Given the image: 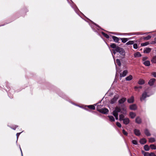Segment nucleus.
Instances as JSON below:
<instances>
[{
    "instance_id": "nucleus-42",
    "label": "nucleus",
    "mask_w": 156,
    "mask_h": 156,
    "mask_svg": "<svg viewBox=\"0 0 156 156\" xmlns=\"http://www.w3.org/2000/svg\"><path fill=\"white\" fill-rule=\"evenodd\" d=\"M147 59V57H144L143 58L142 60L144 62L145 61H146V60Z\"/></svg>"
},
{
    "instance_id": "nucleus-16",
    "label": "nucleus",
    "mask_w": 156,
    "mask_h": 156,
    "mask_svg": "<svg viewBox=\"0 0 156 156\" xmlns=\"http://www.w3.org/2000/svg\"><path fill=\"white\" fill-rule=\"evenodd\" d=\"M126 100V98H123L119 101V104L123 103Z\"/></svg>"
},
{
    "instance_id": "nucleus-38",
    "label": "nucleus",
    "mask_w": 156,
    "mask_h": 156,
    "mask_svg": "<svg viewBox=\"0 0 156 156\" xmlns=\"http://www.w3.org/2000/svg\"><path fill=\"white\" fill-rule=\"evenodd\" d=\"M122 133L125 135L127 136L128 135L127 133L126 132L124 129H123L122 130Z\"/></svg>"
},
{
    "instance_id": "nucleus-43",
    "label": "nucleus",
    "mask_w": 156,
    "mask_h": 156,
    "mask_svg": "<svg viewBox=\"0 0 156 156\" xmlns=\"http://www.w3.org/2000/svg\"><path fill=\"white\" fill-rule=\"evenodd\" d=\"M150 156H156L154 153H150Z\"/></svg>"
},
{
    "instance_id": "nucleus-49",
    "label": "nucleus",
    "mask_w": 156,
    "mask_h": 156,
    "mask_svg": "<svg viewBox=\"0 0 156 156\" xmlns=\"http://www.w3.org/2000/svg\"><path fill=\"white\" fill-rule=\"evenodd\" d=\"M138 34V33H136V34Z\"/></svg>"
},
{
    "instance_id": "nucleus-15",
    "label": "nucleus",
    "mask_w": 156,
    "mask_h": 156,
    "mask_svg": "<svg viewBox=\"0 0 156 156\" xmlns=\"http://www.w3.org/2000/svg\"><path fill=\"white\" fill-rule=\"evenodd\" d=\"M141 56V55L139 52H136L134 54V56L136 58L140 57Z\"/></svg>"
},
{
    "instance_id": "nucleus-47",
    "label": "nucleus",
    "mask_w": 156,
    "mask_h": 156,
    "mask_svg": "<svg viewBox=\"0 0 156 156\" xmlns=\"http://www.w3.org/2000/svg\"><path fill=\"white\" fill-rule=\"evenodd\" d=\"M134 88L136 90H137V89L138 88V87H134Z\"/></svg>"
},
{
    "instance_id": "nucleus-14",
    "label": "nucleus",
    "mask_w": 156,
    "mask_h": 156,
    "mask_svg": "<svg viewBox=\"0 0 156 156\" xmlns=\"http://www.w3.org/2000/svg\"><path fill=\"white\" fill-rule=\"evenodd\" d=\"M130 108L132 110H135L136 109V106L135 105H133L130 106Z\"/></svg>"
},
{
    "instance_id": "nucleus-48",
    "label": "nucleus",
    "mask_w": 156,
    "mask_h": 156,
    "mask_svg": "<svg viewBox=\"0 0 156 156\" xmlns=\"http://www.w3.org/2000/svg\"><path fill=\"white\" fill-rule=\"evenodd\" d=\"M138 88H141L142 87L141 86H140L139 87H138Z\"/></svg>"
},
{
    "instance_id": "nucleus-25",
    "label": "nucleus",
    "mask_w": 156,
    "mask_h": 156,
    "mask_svg": "<svg viewBox=\"0 0 156 156\" xmlns=\"http://www.w3.org/2000/svg\"><path fill=\"white\" fill-rule=\"evenodd\" d=\"M151 62L153 63H156V56H154L151 60Z\"/></svg>"
},
{
    "instance_id": "nucleus-31",
    "label": "nucleus",
    "mask_w": 156,
    "mask_h": 156,
    "mask_svg": "<svg viewBox=\"0 0 156 156\" xmlns=\"http://www.w3.org/2000/svg\"><path fill=\"white\" fill-rule=\"evenodd\" d=\"M151 36L149 35L146 37H144V40H148L150 39L151 38Z\"/></svg>"
},
{
    "instance_id": "nucleus-21",
    "label": "nucleus",
    "mask_w": 156,
    "mask_h": 156,
    "mask_svg": "<svg viewBox=\"0 0 156 156\" xmlns=\"http://www.w3.org/2000/svg\"><path fill=\"white\" fill-rule=\"evenodd\" d=\"M146 142V140L145 139H142L140 140V143L141 144H144Z\"/></svg>"
},
{
    "instance_id": "nucleus-6",
    "label": "nucleus",
    "mask_w": 156,
    "mask_h": 156,
    "mask_svg": "<svg viewBox=\"0 0 156 156\" xmlns=\"http://www.w3.org/2000/svg\"><path fill=\"white\" fill-rule=\"evenodd\" d=\"M151 49L149 48H146L144 50V52L146 53H149L151 51Z\"/></svg>"
},
{
    "instance_id": "nucleus-13",
    "label": "nucleus",
    "mask_w": 156,
    "mask_h": 156,
    "mask_svg": "<svg viewBox=\"0 0 156 156\" xmlns=\"http://www.w3.org/2000/svg\"><path fill=\"white\" fill-rule=\"evenodd\" d=\"M143 64L146 66H149L150 65V62L149 61H146L143 62Z\"/></svg>"
},
{
    "instance_id": "nucleus-26",
    "label": "nucleus",
    "mask_w": 156,
    "mask_h": 156,
    "mask_svg": "<svg viewBox=\"0 0 156 156\" xmlns=\"http://www.w3.org/2000/svg\"><path fill=\"white\" fill-rule=\"evenodd\" d=\"M134 43V41H129L128 42L126 43V44L127 45H129L133 44Z\"/></svg>"
},
{
    "instance_id": "nucleus-33",
    "label": "nucleus",
    "mask_w": 156,
    "mask_h": 156,
    "mask_svg": "<svg viewBox=\"0 0 156 156\" xmlns=\"http://www.w3.org/2000/svg\"><path fill=\"white\" fill-rule=\"evenodd\" d=\"M88 107L90 108L91 109H95V107L93 105H88Z\"/></svg>"
},
{
    "instance_id": "nucleus-37",
    "label": "nucleus",
    "mask_w": 156,
    "mask_h": 156,
    "mask_svg": "<svg viewBox=\"0 0 156 156\" xmlns=\"http://www.w3.org/2000/svg\"><path fill=\"white\" fill-rule=\"evenodd\" d=\"M132 143L133 144L135 145H137V143L136 140H133L132 141Z\"/></svg>"
},
{
    "instance_id": "nucleus-22",
    "label": "nucleus",
    "mask_w": 156,
    "mask_h": 156,
    "mask_svg": "<svg viewBox=\"0 0 156 156\" xmlns=\"http://www.w3.org/2000/svg\"><path fill=\"white\" fill-rule=\"evenodd\" d=\"M111 122H114L115 121V119L114 117L112 116H108Z\"/></svg>"
},
{
    "instance_id": "nucleus-11",
    "label": "nucleus",
    "mask_w": 156,
    "mask_h": 156,
    "mask_svg": "<svg viewBox=\"0 0 156 156\" xmlns=\"http://www.w3.org/2000/svg\"><path fill=\"white\" fill-rule=\"evenodd\" d=\"M134 132L136 135L137 136H140V130L138 129H135L134 130Z\"/></svg>"
},
{
    "instance_id": "nucleus-9",
    "label": "nucleus",
    "mask_w": 156,
    "mask_h": 156,
    "mask_svg": "<svg viewBox=\"0 0 156 156\" xmlns=\"http://www.w3.org/2000/svg\"><path fill=\"white\" fill-rule=\"evenodd\" d=\"M142 122L141 119L139 117H137L136 119V122L137 123L140 124Z\"/></svg>"
},
{
    "instance_id": "nucleus-39",
    "label": "nucleus",
    "mask_w": 156,
    "mask_h": 156,
    "mask_svg": "<svg viewBox=\"0 0 156 156\" xmlns=\"http://www.w3.org/2000/svg\"><path fill=\"white\" fill-rule=\"evenodd\" d=\"M133 48L135 49H137L138 48V46L137 44H134L133 45Z\"/></svg>"
},
{
    "instance_id": "nucleus-35",
    "label": "nucleus",
    "mask_w": 156,
    "mask_h": 156,
    "mask_svg": "<svg viewBox=\"0 0 156 156\" xmlns=\"http://www.w3.org/2000/svg\"><path fill=\"white\" fill-rule=\"evenodd\" d=\"M102 34L106 38H109V36L107 34H106L104 33H102Z\"/></svg>"
},
{
    "instance_id": "nucleus-4",
    "label": "nucleus",
    "mask_w": 156,
    "mask_h": 156,
    "mask_svg": "<svg viewBox=\"0 0 156 156\" xmlns=\"http://www.w3.org/2000/svg\"><path fill=\"white\" fill-rule=\"evenodd\" d=\"M121 111V109L120 108L116 107L115 110L113 112V114H118V113L120 112Z\"/></svg>"
},
{
    "instance_id": "nucleus-27",
    "label": "nucleus",
    "mask_w": 156,
    "mask_h": 156,
    "mask_svg": "<svg viewBox=\"0 0 156 156\" xmlns=\"http://www.w3.org/2000/svg\"><path fill=\"white\" fill-rule=\"evenodd\" d=\"M149 141L150 143H153L155 141V139L153 138H150L149 139Z\"/></svg>"
},
{
    "instance_id": "nucleus-30",
    "label": "nucleus",
    "mask_w": 156,
    "mask_h": 156,
    "mask_svg": "<svg viewBox=\"0 0 156 156\" xmlns=\"http://www.w3.org/2000/svg\"><path fill=\"white\" fill-rule=\"evenodd\" d=\"M150 147L152 149H156V146L154 144L151 145Z\"/></svg>"
},
{
    "instance_id": "nucleus-41",
    "label": "nucleus",
    "mask_w": 156,
    "mask_h": 156,
    "mask_svg": "<svg viewBox=\"0 0 156 156\" xmlns=\"http://www.w3.org/2000/svg\"><path fill=\"white\" fill-rule=\"evenodd\" d=\"M113 115L115 117L116 119L118 120V114H113Z\"/></svg>"
},
{
    "instance_id": "nucleus-32",
    "label": "nucleus",
    "mask_w": 156,
    "mask_h": 156,
    "mask_svg": "<svg viewBox=\"0 0 156 156\" xmlns=\"http://www.w3.org/2000/svg\"><path fill=\"white\" fill-rule=\"evenodd\" d=\"M149 44V43L148 42H147L141 44V45L142 46H146Z\"/></svg>"
},
{
    "instance_id": "nucleus-46",
    "label": "nucleus",
    "mask_w": 156,
    "mask_h": 156,
    "mask_svg": "<svg viewBox=\"0 0 156 156\" xmlns=\"http://www.w3.org/2000/svg\"><path fill=\"white\" fill-rule=\"evenodd\" d=\"M153 43H156V37L154 39V41H153Z\"/></svg>"
},
{
    "instance_id": "nucleus-20",
    "label": "nucleus",
    "mask_w": 156,
    "mask_h": 156,
    "mask_svg": "<svg viewBox=\"0 0 156 156\" xmlns=\"http://www.w3.org/2000/svg\"><path fill=\"white\" fill-rule=\"evenodd\" d=\"M130 116L131 118H134L136 116L135 113L131 112L130 113Z\"/></svg>"
},
{
    "instance_id": "nucleus-8",
    "label": "nucleus",
    "mask_w": 156,
    "mask_h": 156,
    "mask_svg": "<svg viewBox=\"0 0 156 156\" xmlns=\"http://www.w3.org/2000/svg\"><path fill=\"white\" fill-rule=\"evenodd\" d=\"M118 99L117 96H115L114 98L111 100V103L113 104L115 103Z\"/></svg>"
},
{
    "instance_id": "nucleus-34",
    "label": "nucleus",
    "mask_w": 156,
    "mask_h": 156,
    "mask_svg": "<svg viewBox=\"0 0 156 156\" xmlns=\"http://www.w3.org/2000/svg\"><path fill=\"white\" fill-rule=\"evenodd\" d=\"M116 62L117 64L119 66H120L121 65V63L119 59H116Z\"/></svg>"
},
{
    "instance_id": "nucleus-7",
    "label": "nucleus",
    "mask_w": 156,
    "mask_h": 156,
    "mask_svg": "<svg viewBox=\"0 0 156 156\" xmlns=\"http://www.w3.org/2000/svg\"><path fill=\"white\" fill-rule=\"evenodd\" d=\"M128 72L127 70H124L122 73L120 74V76L121 77H123L125 76L127 74Z\"/></svg>"
},
{
    "instance_id": "nucleus-5",
    "label": "nucleus",
    "mask_w": 156,
    "mask_h": 156,
    "mask_svg": "<svg viewBox=\"0 0 156 156\" xmlns=\"http://www.w3.org/2000/svg\"><path fill=\"white\" fill-rule=\"evenodd\" d=\"M156 80L155 79L152 78L148 82V84L151 86H152L154 84Z\"/></svg>"
},
{
    "instance_id": "nucleus-36",
    "label": "nucleus",
    "mask_w": 156,
    "mask_h": 156,
    "mask_svg": "<svg viewBox=\"0 0 156 156\" xmlns=\"http://www.w3.org/2000/svg\"><path fill=\"white\" fill-rule=\"evenodd\" d=\"M144 156H150V153L148 152H144Z\"/></svg>"
},
{
    "instance_id": "nucleus-24",
    "label": "nucleus",
    "mask_w": 156,
    "mask_h": 156,
    "mask_svg": "<svg viewBox=\"0 0 156 156\" xmlns=\"http://www.w3.org/2000/svg\"><path fill=\"white\" fill-rule=\"evenodd\" d=\"M132 76L130 75L129 76L127 77L126 78V80L127 81H129L131 80L132 79Z\"/></svg>"
},
{
    "instance_id": "nucleus-28",
    "label": "nucleus",
    "mask_w": 156,
    "mask_h": 156,
    "mask_svg": "<svg viewBox=\"0 0 156 156\" xmlns=\"http://www.w3.org/2000/svg\"><path fill=\"white\" fill-rule=\"evenodd\" d=\"M119 120L120 121L123 120L124 119V116L122 114H121L119 115Z\"/></svg>"
},
{
    "instance_id": "nucleus-29",
    "label": "nucleus",
    "mask_w": 156,
    "mask_h": 156,
    "mask_svg": "<svg viewBox=\"0 0 156 156\" xmlns=\"http://www.w3.org/2000/svg\"><path fill=\"white\" fill-rule=\"evenodd\" d=\"M144 149L145 151H148L149 150V147L148 145H146L144 146Z\"/></svg>"
},
{
    "instance_id": "nucleus-19",
    "label": "nucleus",
    "mask_w": 156,
    "mask_h": 156,
    "mask_svg": "<svg viewBox=\"0 0 156 156\" xmlns=\"http://www.w3.org/2000/svg\"><path fill=\"white\" fill-rule=\"evenodd\" d=\"M112 38L114 40V41L116 42H118L119 41V38L113 36L112 37Z\"/></svg>"
},
{
    "instance_id": "nucleus-17",
    "label": "nucleus",
    "mask_w": 156,
    "mask_h": 156,
    "mask_svg": "<svg viewBox=\"0 0 156 156\" xmlns=\"http://www.w3.org/2000/svg\"><path fill=\"white\" fill-rule=\"evenodd\" d=\"M144 133H145V134L147 136H149L151 135V134L150 133L149 131L147 129H145V131H144Z\"/></svg>"
},
{
    "instance_id": "nucleus-10",
    "label": "nucleus",
    "mask_w": 156,
    "mask_h": 156,
    "mask_svg": "<svg viewBox=\"0 0 156 156\" xmlns=\"http://www.w3.org/2000/svg\"><path fill=\"white\" fill-rule=\"evenodd\" d=\"M123 121V123L126 125L128 124L129 122V119L128 118L124 119Z\"/></svg>"
},
{
    "instance_id": "nucleus-1",
    "label": "nucleus",
    "mask_w": 156,
    "mask_h": 156,
    "mask_svg": "<svg viewBox=\"0 0 156 156\" xmlns=\"http://www.w3.org/2000/svg\"><path fill=\"white\" fill-rule=\"evenodd\" d=\"M110 47L114 49L113 50V53L115 54L116 52H119L121 55L124 56L125 55V52L124 49L116 45L115 44H111Z\"/></svg>"
},
{
    "instance_id": "nucleus-45",
    "label": "nucleus",
    "mask_w": 156,
    "mask_h": 156,
    "mask_svg": "<svg viewBox=\"0 0 156 156\" xmlns=\"http://www.w3.org/2000/svg\"><path fill=\"white\" fill-rule=\"evenodd\" d=\"M21 133H17L16 134V136H17V139L18 138V137L20 135V134Z\"/></svg>"
},
{
    "instance_id": "nucleus-18",
    "label": "nucleus",
    "mask_w": 156,
    "mask_h": 156,
    "mask_svg": "<svg viewBox=\"0 0 156 156\" xmlns=\"http://www.w3.org/2000/svg\"><path fill=\"white\" fill-rule=\"evenodd\" d=\"M138 83L140 85H142L145 83V81L144 80L140 79L138 81Z\"/></svg>"
},
{
    "instance_id": "nucleus-2",
    "label": "nucleus",
    "mask_w": 156,
    "mask_h": 156,
    "mask_svg": "<svg viewBox=\"0 0 156 156\" xmlns=\"http://www.w3.org/2000/svg\"><path fill=\"white\" fill-rule=\"evenodd\" d=\"M149 96L148 95L147 93L146 92H144L142 94L141 97L140 98V100L141 101H142L145 100V98Z\"/></svg>"
},
{
    "instance_id": "nucleus-3",
    "label": "nucleus",
    "mask_w": 156,
    "mask_h": 156,
    "mask_svg": "<svg viewBox=\"0 0 156 156\" xmlns=\"http://www.w3.org/2000/svg\"><path fill=\"white\" fill-rule=\"evenodd\" d=\"M98 111L99 112L104 114L107 113L108 112V110L106 108H103L101 109H98Z\"/></svg>"
},
{
    "instance_id": "nucleus-40",
    "label": "nucleus",
    "mask_w": 156,
    "mask_h": 156,
    "mask_svg": "<svg viewBox=\"0 0 156 156\" xmlns=\"http://www.w3.org/2000/svg\"><path fill=\"white\" fill-rule=\"evenodd\" d=\"M116 125L118 127H121V124L119 122H117L116 123Z\"/></svg>"
},
{
    "instance_id": "nucleus-23",
    "label": "nucleus",
    "mask_w": 156,
    "mask_h": 156,
    "mask_svg": "<svg viewBox=\"0 0 156 156\" xmlns=\"http://www.w3.org/2000/svg\"><path fill=\"white\" fill-rule=\"evenodd\" d=\"M121 40L122 42L125 43L129 40V39L127 38H122Z\"/></svg>"
},
{
    "instance_id": "nucleus-12",
    "label": "nucleus",
    "mask_w": 156,
    "mask_h": 156,
    "mask_svg": "<svg viewBox=\"0 0 156 156\" xmlns=\"http://www.w3.org/2000/svg\"><path fill=\"white\" fill-rule=\"evenodd\" d=\"M134 98L133 96L131 97L130 98L128 99V102L129 103H133L134 101Z\"/></svg>"
},
{
    "instance_id": "nucleus-44",
    "label": "nucleus",
    "mask_w": 156,
    "mask_h": 156,
    "mask_svg": "<svg viewBox=\"0 0 156 156\" xmlns=\"http://www.w3.org/2000/svg\"><path fill=\"white\" fill-rule=\"evenodd\" d=\"M152 75L154 77H156V72H153L152 73Z\"/></svg>"
}]
</instances>
